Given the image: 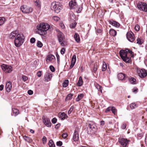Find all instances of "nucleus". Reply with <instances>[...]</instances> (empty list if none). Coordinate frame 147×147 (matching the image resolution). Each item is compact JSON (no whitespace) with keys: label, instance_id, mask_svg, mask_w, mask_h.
<instances>
[{"label":"nucleus","instance_id":"nucleus-51","mask_svg":"<svg viewBox=\"0 0 147 147\" xmlns=\"http://www.w3.org/2000/svg\"><path fill=\"white\" fill-rule=\"evenodd\" d=\"M65 49L64 48H62L61 50V53L62 55L63 54L65 53Z\"/></svg>","mask_w":147,"mask_h":147},{"label":"nucleus","instance_id":"nucleus-62","mask_svg":"<svg viewBox=\"0 0 147 147\" xmlns=\"http://www.w3.org/2000/svg\"><path fill=\"white\" fill-rule=\"evenodd\" d=\"M60 124L58 123V124H57L56 125L55 127V128L57 129L60 127Z\"/></svg>","mask_w":147,"mask_h":147},{"label":"nucleus","instance_id":"nucleus-41","mask_svg":"<svg viewBox=\"0 0 147 147\" xmlns=\"http://www.w3.org/2000/svg\"><path fill=\"white\" fill-rule=\"evenodd\" d=\"M73 94H68L66 97V99L67 100H70L71 99V97L73 96Z\"/></svg>","mask_w":147,"mask_h":147},{"label":"nucleus","instance_id":"nucleus-21","mask_svg":"<svg viewBox=\"0 0 147 147\" xmlns=\"http://www.w3.org/2000/svg\"><path fill=\"white\" fill-rule=\"evenodd\" d=\"M67 117V114L64 113H61L59 115V118L61 120H64Z\"/></svg>","mask_w":147,"mask_h":147},{"label":"nucleus","instance_id":"nucleus-40","mask_svg":"<svg viewBox=\"0 0 147 147\" xmlns=\"http://www.w3.org/2000/svg\"><path fill=\"white\" fill-rule=\"evenodd\" d=\"M37 46L40 48H41L42 46V44L41 42L38 41L36 43Z\"/></svg>","mask_w":147,"mask_h":147},{"label":"nucleus","instance_id":"nucleus-52","mask_svg":"<svg viewBox=\"0 0 147 147\" xmlns=\"http://www.w3.org/2000/svg\"><path fill=\"white\" fill-rule=\"evenodd\" d=\"M35 39L34 38H32L30 39V42L32 43H34L35 41Z\"/></svg>","mask_w":147,"mask_h":147},{"label":"nucleus","instance_id":"nucleus-20","mask_svg":"<svg viewBox=\"0 0 147 147\" xmlns=\"http://www.w3.org/2000/svg\"><path fill=\"white\" fill-rule=\"evenodd\" d=\"M118 79L120 80H122L125 78V74L123 73H119L118 74Z\"/></svg>","mask_w":147,"mask_h":147},{"label":"nucleus","instance_id":"nucleus-56","mask_svg":"<svg viewBox=\"0 0 147 147\" xmlns=\"http://www.w3.org/2000/svg\"><path fill=\"white\" fill-rule=\"evenodd\" d=\"M53 19L54 20L58 21L59 20V18L57 16H54L53 17Z\"/></svg>","mask_w":147,"mask_h":147},{"label":"nucleus","instance_id":"nucleus-5","mask_svg":"<svg viewBox=\"0 0 147 147\" xmlns=\"http://www.w3.org/2000/svg\"><path fill=\"white\" fill-rule=\"evenodd\" d=\"M57 37L58 40L61 45L63 47L67 45V43L64 40L65 37L63 33L60 31H58Z\"/></svg>","mask_w":147,"mask_h":147},{"label":"nucleus","instance_id":"nucleus-37","mask_svg":"<svg viewBox=\"0 0 147 147\" xmlns=\"http://www.w3.org/2000/svg\"><path fill=\"white\" fill-rule=\"evenodd\" d=\"M76 61V56L75 55H74L73 56L72 59L71 63H73L75 64Z\"/></svg>","mask_w":147,"mask_h":147},{"label":"nucleus","instance_id":"nucleus-58","mask_svg":"<svg viewBox=\"0 0 147 147\" xmlns=\"http://www.w3.org/2000/svg\"><path fill=\"white\" fill-rule=\"evenodd\" d=\"M37 76L38 77H40L41 76V71H38L37 73Z\"/></svg>","mask_w":147,"mask_h":147},{"label":"nucleus","instance_id":"nucleus-59","mask_svg":"<svg viewBox=\"0 0 147 147\" xmlns=\"http://www.w3.org/2000/svg\"><path fill=\"white\" fill-rule=\"evenodd\" d=\"M126 124L125 123L123 124L121 126V128L123 129H125L126 127Z\"/></svg>","mask_w":147,"mask_h":147},{"label":"nucleus","instance_id":"nucleus-10","mask_svg":"<svg viewBox=\"0 0 147 147\" xmlns=\"http://www.w3.org/2000/svg\"><path fill=\"white\" fill-rule=\"evenodd\" d=\"M119 141L122 147H126L129 140L125 138H120L119 139Z\"/></svg>","mask_w":147,"mask_h":147},{"label":"nucleus","instance_id":"nucleus-53","mask_svg":"<svg viewBox=\"0 0 147 147\" xmlns=\"http://www.w3.org/2000/svg\"><path fill=\"white\" fill-rule=\"evenodd\" d=\"M22 79L24 81H26L28 80V78L25 76H22Z\"/></svg>","mask_w":147,"mask_h":147},{"label":"nucleus","instance_id":"nucleus-30","mask_svg":"<svg viewBox=\"0 0 147 147\" xmlns=\"http://www.w3.org/2000/svg\"><path fill=\"white\" fill-rule=\"evenodd\" d=\"M70 19L73 20H75L76 19V16L74 14L73 12L70 13Z\"/></svg>","mask_w":147,"mask_h":147},{"label":"nucleus","instance_id":"nucleus-29","mask_svg":"<svg viewBox=\"0 0 147 147\" xmlns=\"http://www.w3.org/2000/svg\"><path fill=\"white\" fill-rule=\"evenodd\" d=\"M129 81L132 84H136V80L133 78H131L129 79Z\"/></svg>","mask_w":147,"mask_h":147},{"label":"nucleus","instance_id":"nucleus-46","mask_svg":"<svg viewBox=\"0 0 147 147\" xmlns=\"http://www.w3.org/2000/svg\"><path fill=\"white\" fill-rule=\"evenodd\" d=\"M42 141L43 144H45L47 142V138L45 136H43L42 139Z\"/></svg>","mask_w":147,"mask_h":147},{"label":"nucleus","instance_id":"nucleus-61","mask_svg":"<svg viewBox=\"0 0 147 147\" xmlns=\"http://www.w3.org/2000/svg\"><path fill=\"white\" fill-rule=\"evenodd\" d=\"M138 90V89L136 88H134L133 89V92H134L136 93L137 92V91Z\"/></svg>","mask_w":147,"mask_h":147},{"label":"nucleus","instance_id":"nucleus-47","mask_svg":"<svg viewBox=\"0 0 147 147\" xmlns=\"http://www.w3.org/2000/svg\"><path fill=\"white\" fill-rule=\"evenodd\" d=\"M140 27L138 24L136 25L135 27V29L137 31H138L140 30Z\"/></svg>","mask_w":147,"mask_h":147},{"label":"nucleus","instance_id":"nucleus-55","mask_svg":"<svg viewBox=\"0 0 147 147\" xmlns=\"http://www.w3.org/2000/svg\"><path fill=\"white\" fill-rule=\"evenodd\" d=\"M62 136L63 138H65L67 136V134L66 133H65L63 134L62 135Z\"/></svg>","mask_w":147,"mask_h":147},{"label":"nucleus","instance_id":"nucleus-25","mask_svg":"<svg viewBox=\"0 0 147 147\" xmlns=\"http://www.w3.org/2000/svg\"><path fill=\"white\" fill-rule=\"evenodd\" d=\"M84 97V94H80L78 95V97L76 99V101H78L83 98Z\"/></svg>","mask_w":147,"mask_h":147},{"label":"nucleus","instance_id":"nucleus-27","mask_svg":"<svg viewBox=\"0 0 147 147\" xmlns=\"http://www.w3.org/2000/svg\"><path fill=\"white\" fill-rule=\"evenodd\" d=\"M24 139L28 142H31L32 141V139L29 137L24 136L23 137Z\"/></svg>","mask_w":147,"mask_h":147},{"label":"nucleus","instance_id":"nucleus-33","mask_svg":"<svg viewBox=\"0 0 147 147\" xmlns=\"http://www.w3.org/2000/svg\"><path fill=\"white\" fill-rule=\"evenodd\" d=\"M49 147H55L53 141L52 140H50L49 142Z\"/></svg>","mask_w":147,"mask_h":147},{"label":"nucleus","instance_id":"nucleus-39","mask_svg":"<svg viewBox=\"0 0 147 147\" xmlns=\"http://www.w3.org/2000/svg\"><path fill=\"white\" fill-rule=\"evenodd\" d=\"M98 67V65L97 63H95L94 67L93 69V70L94 72H95L97 71Z\"/></svg>","mask_w":147,"mask_h":147},{"label":"nucleus","instance_id":"nucleus-45","mask_svg":"<svg viewBox=\"0 0 147 147\" xmlns=\"http://www.w3.org/2000/svg\"><path fill=\"white\" fill-rule=\"evenodd\" d=\"M76 23L75 22H74V23H72L70 25V28H74L76 27Z\"/></svg>","mask_w":147,"mask_h":147},{"label":"nucleus","instance_id":"nucleus-48","mask_svg":"<svg viewBox=\"0 0 147 147\" xmlns=\"http://www.w3.org/2000/svg\"><path fill=\"white\" fill-rule=\"evenodd\" d=\"M143 7L142 8L143 10H142L145 12L147 11V5L146 4L145 5V6H144V5Z\"/></svg>","mask_w":147,"mask_h":147},{"label":"nucleus","instance_id":"nucleus-11","mask_svg":"<svg viewBox=\"0 0 147 147\" xmlns=\"http://www.w3.org/2000/svg\"><path fill=\"white\" fill-rule=\"evenodd\" d=\"M127 37L128 40L131 42H133L134 40V36L131 32H128L127 34Z\"/></svg>","mask_w":147,"mask_h":147},{"label":"nucleus","instance_id":"nucleus-32","mask_svg":"<svg viewBox=\"0 0 147 147\" xmlns=\"http://www.w3.org/2000/svg\"><path fill=\"white\" fill-rule=\"evenodd\" d=\"M69 81L68 80H66L64 81L63 84V87H66L68 85Z\"/></svg>","mask_w":147,"mask_h":147},{"label":"nucleus","instance_id":"nucleus-9","mask_svg":"<svg viewBox=\"0 0 147 147\" xmlns=\"http://www.w3.org/2000/svg\"><path fill=\"white\" fill-rule=\"evenodd\" d=\"M1 67L3 70L6 73H10L12 70V67L11 66L3 64Z\"/></svg>","mask_w":147,"mask_h":147},{"label":"nucleus","instance_id":"nucleus-3","mask_svg":"<svg viewBox=\"0 0 147 147\" xmlns=\"http://www.w3.org/2000/svg\"><path fill=\"white\" fill-rule=\"evenodd\" d=\"M128 52L131 54L133 53L131 51L127 49L126 51L121 50L119 52L120 56L123 60L126 63H129L130 59L127 57V52Z\"/></svg>","mask_w":147,"mask_h":147},{"label":"nucleus","instance_id":"nucleus-60","mask_svg":"<svg viewBox=\"0 0 147 147\" xmlns=\"http://www.w3.org/2000/svg\"><path fill=\"white\" fill-rule=\"evenodd\" d=\"M111 109L112 108L111 107H109L106 109L105 111L106 112H108L110 111L111 110Z\"/></svg>","mask_w":147,"mask_h":147},{"label":"nucleus","instance_id":"nucleus-17","mask_svg":"<svg viewBox=\"0 0 147 147\" xmlns=\"http://www.w3.org/2000/svg\"><path fill=\"white\" fill-rule=\"evenodd\" d=\"M109 22L110 24L115 27H118L120 26L119 23L114 21L111 20H110Z\"/></svg>","mask_w":147,"mask_h":147},{"label":"nucleus","instance_id":"nucleus-34","mask_svg":"<svg viewBox=\"0 0 147 147\" xmlns=\"http://www.w3.org/2000/svg\"><path fill=\"white\" fill-rule=\"evenodd\" d=\"M12 111L15 116L17 115L19 113V111L17 109L15 108L12 109Z\"/></svg>","mask_w":147,"mask_h":147},{"label":"nucleus","instance_id":"nucleus-36","mask_svg":"<svg viewBox=\"0 0 147 147\" xmlns=\"http://www.w3.org/2000/svg\"><path fill=\"white\" fill-rule=\"evenodd\" d=\"M34 3H35V5L38 7H39L40 6V1L39 0H34Z\"/></svg>","mask_w":147,"mask_h":147},{"label":"nucleus","instance_id":"nucleus-35","mask_svg":"<svg viewBox=\"0 0 147 147\" xmlns=\"http://www.w3.org/2000/svg\"><path fill=\"white\" fill-rule=\"evenodd\" d=\"M107 69V65L105 62H103L102 66V71H105Z\"/></svg>","mask_w":147,"mask_h":147},{"label":"nucleus","instance_id":"nucleus-19","mask_svg":"<svg viewBox=\"0 0 147 147\" xmlns=\"http://www.w3.org/2000/svg\"><path fill=\"white\" fill-rule=\"evenodd\" d=\"M145 5H146V3H145L139 2L137 4V7L140 10H143L142 8L144 7V6H145Z\"/></svg>","mask_w":147,"mask_h":147},{"label":"nucleus","instance_id":"nucleus-22","mask_svg":"<svg viewBox=\"0 0 147 147\" xmlns=\"http://www.w3.org/2000/svg\"><path fill=\"white\" fill-rule=\"evenodd\" d=\"M94 85L96 88L98 90V91H100L101 93H102V87L96 83H95L94 84Z\"/></svg>","mask_w":147,"mask_h":147},{"label":"nucleus","instance_id":"nucleus-54","mask_svg":"<svg viewBox=\"0 0 147 147\" xmlns=\"http://www.w3.org/2000/svg\"><path fill=\"white\" fill-rule=\"evenodd\" d=\"M57 121V119L55 118H54L53 119L52 122L53 123L55 124L56 123Z\"/></svg>","mask_w":147,"mask_h":147},{"label":"nucleus","instance_id":"nucleus-38","mask_svg":"<svg viewBox=\"0 0 147 147\" xmlns=\"http://www.w3.org/2000/svg\"><path fill=\"white\" fill-rule=\"evenodd\" d=\"M130 107L132 109L136 108L137 106L135 103H132L130 104Z\"/></svg>","mask_w":147,"mask_h":147},{"label":"nucleus","instance_id":"nucleus-57","mask_svg":"<svg viewBox=\"0 0 147 147\" xmlns=\"http://www.w3.org/2000/svg\"><path fill=\"white\" fill-rule=\"evenodd\" d=\"M28 93L29 95H31L33 94V92L31 90H29L28 91Z\"/></svg>","mask_w":147,"mask_h":147},{"label":"nucleus","instance_id":"nucleus-44","mask_svg":"<svg viewBox=\"0 0 147 147\" xmlns=\"http://www.w3.org/2000/svg\"><path fill=\"white\" fill-rule=\"evenodd\" d=\"M137 43L139 45H141L142 43V40L139 38H138L137 40Z\"/></svg>","mask_w":147,"mask_h":147},{"label":"nucleus","instance_id":"nucleus-1","mask_svg":"<svg viewBox=\"0 0 147 147\" xmlns=\"http://www.w3.org/2000/svg\"><path fill=\"white\" fill-rule=\"evenodd\" d=\"M18 33V32L17 31H13L9 35V37L11 39H13L15 38V45L16 47H20L24 42L25 37L22 34Z\"/></svg>","mask_w":147,"mask_h":147},{"label":"nucleus","instance_id":"nucleus-24","mask_svg":"<svg viewBox=\"0 0 147 147\" xmlns=\"http://www.w3.org/2000/svg\"><path fill=\"white\" fill-rule=\"evenodd\" d=\"M74 38L76 41L77 42H79L80 40L79 35L78 34L76 33H75L74 35Z\"/></svg>","mask_w":147,"mask_h":147},{"label":"nucleus","instance_id":"nucleus-13","mask_svg":"<svg viewBox=\"0 0 147 147\" xmlns=\"http://www.w3.org/2000/svg\"><path fill=\"white\" fill-rule=\"evenodd\" d=\"M43 123L47 127H50L51 123L49 119L47 118H43Z\"/></svg>","mask_w":147,"mask_h":147},{"label":"nucleus","instance_id":"nucleus-49","mask_svg":"<svg viewBox=\"0 0 147 147\" xmlns=\"http://www.w3.org/2000/svg\"><path fill=\"white\" fill-rule=\"evenodd\" d=\"M56 144L58 146H61L62 144V142L61 141H59L57 142Z\"/></svg>","mask_w":147,"mask_h":147},{"label":"nucleus","instance_id":"nucleus-15","mask_svg":"<svg viewBox=\"0 0 147 147\" xmlns=\"http://www.w3.org/2000/svg\"><path fill=\"white\" fill-rule=\"evenodd\" d=\"M69 5L70 9H74L76 8L77 4L75 0L70 1L69 3Z\"/></svg>","mask_w":147,"mask_h":147},{"label":"nucleus","instance_id":"nucleus-4","mask_svg":"<svg viewBox=\"0 0 147 147\" xmlns=\"http://www.w3.org/2000/svg\"><path fill=\"white\" fill-rule=\"evenodd\" d=\"M89 128L88 129V133L92 135L96 132L97 128L95 123L93 121H90L88 123Z\"/></svg>","mask_w":147,"mask_h":147},{"label":"nucleus","instance_id":"nucleus-23","mask_svg":"<svg viewBox=\"0 0 147 147\" xmlns=\"http://www.w3.org/2000/svg\"><path fill=\"white\" fill-rule=\"evenodd\" d=\"M82 83L83 80L81 76H80L79 78V80L77 84V85L78 86H81L82 85Z\"/></svg>","mask_w":147,"mask_h":147},{"label":"nucleus","instance_id":"nucleus-50","mask_svg":"<svg viewBox=\"0 0 147 147\" xmlns=\"http://www.w3.org/2000/svg\"><path fill=\"white\" fill-rule=\"evenodd\" d=\"M50 70L53 72L55 71V69L54 67L52 65H51L50 66Z\"/></svg>","mask_w":147,"mask_h":147},{"label":"nucleus","instance_id":"nucleus-16","mask_svg":"<svg viewBox=\"0 0 147 147\" xmlns=\"http://www.w3.org/2000/svg\"><path fill=\"white\" fill-rule=\"evenodd\" d=\"M79 134L78 132L76 130H75L73 136V138L74 141H77L79 139Z\"/></svg>","mask_w":147,"mask_h":147},{"label":"nucleus","instance_id":"nucleus-2","mask_svg":"<svg viewBox=\"0 0 147 147\" xmlns=\"http://www.w3.org/2000/svg\"><path fill=\"white\" fill-rule=\"evenodd\" d=\"M50 26L47 23H42L37 26V32L41 35H44L49 29Z\"/></svg>","mask_w":147,"mask_h":147},{"label":"nucleus","instance_id":"nucleus-43","mask_svg":"<svg viewBox=\"0 0 147 147\" xmlns=\"http://www.w3.org/2000/svg\"><path fill=\"white\" fill-rule=\"evenodd\" d=\"M111 111L115 115L117 112L116 109L114 107H113L112 108Z\"/></svg>","mask_w":147,"mask_h":147},{"label":"nucleus","instance_id":"nucleus-6","mask_svg":"<svg viewBox=\"0 0 147 147\" xmlns=\"http://www.w3.org/2000/svg\"><path fill=\"white\" fill-rule=\"evenodd\" d=\"M51 9L57 13H59L62 9V7L59 4L58 2H53L52 3Z\"/></svg>","mask_w":147,"mask_h":147},{"label":"nucleus","instance_id":"nucleus-7","mask_svg":"<svg viewBox=\"0 0 147 147\" xmlns=\"http://www.w3.org/2000/svg\"><path fill=\"white\" fill-rule=\"evenodd\" d=\"M21 10L25 13H29L32 11V9L30 7H28L26 5L21 6L20 8Z\"/></svg>","mask_w":147,"mask_h":147},{"label":"nucleus","instance_id":"nucleus-31","mask_svg":"<svg viewBox=\"0 0 147 147\" xmlns=\"http://www.w3.org/2000/svg\"><path fill=\"white\" fill-rule=\"evenodd\" d=\"M75 8L76 9V12L77 13H79L81 11L82 9V6H80L78 7H76V8Z\"/></svg>","mask_w":147,"mask_h":147},{"label":"nucleus","instance_id":"nucleus-8","mask_svg":"<svg viewBox=\"0 0 147 147\" xmlns=\"http://www.w3.org/2000/svg\"><path fill=\"white\" fill-rule=\"evenodd\" d=\"M137 73L141 78H144L147 76V71L145 69H137Z\"/></svg>","mask_w":147,"mask_h":147},{"label":"nucleus","instance_id":"nucleus-18","mask_svg":"<svg viewBox=\"0 0 147 147\" xmlns=\"http://www.w3.org/2000/svg\"><path fill=\"white\" fill-rule=\"evenodd\" d=\"M52 77V74L47 73L45 74L44 77V79L45 81L48 82L49 81Z\"/></svg>","mask_w":147,"mask_h":147},{"label":"nucleus","instance_id":"nucleus-26","mask_svg":"<svg viewBox=\"0 0 147 147\" xmlns=\"http://www.w3.org/2000/svg\"><path fill=\"white\" fill-rule=\"evenodd\" d=\"M110 34L113 36H115L117 34V32L115 30L113 29H111L109 31Z\"/></svg>","mask_w":147,"mask_h":147},{"label":"nucleus","instance_id":"nucleus-28","mask_svg":"<svg viewBox=\"0 0 147 147\" xmlns=\"http://www.w3.org/2000/svg\"><path fill=\"white\" fill-rule=\"evenodd\" d=\"M5 21V19L4 17H0V26L3 25Z\"/></svg>","mask_w":147,"mask_h":147},{"label":"nucleus","instance_id":"nucleus-63","mask_svg":"<svg viewBox=\"0 0 147 147\" xmlns=\"http://www.w3.org/2000/svg\"><path fill=\"white\" fill-rule=\"evenodd\" d=\"M60 26L62 28H65V26L64 24L62 23H61L60 24Z\"/></svg>","mask_w":147,"mask_h":147},{"label":"nucleus","instance_id":"nucleus-14","mask_svg":"<svg viewBox=\"0 0 147 147\" xmlns=\"http://www.w3.org/2000/svg\"><path fill=\"white\" fill-rule=\"evenodd\" d=\"M12 87V84L10 81L7 82L5 86V89L7 92H10Z\"/></svg>","mask_w":147,"mask_h":147},{"label":"nucleus","instance_id":"nucleus-42","mask_svg":"<svg viewBox=\"0 0 147 147\" xmlns=\"http://www.w3.org/2000/svg\"><path fill=\"white\" fill-rule=\"evenodd\" d=\"M74 107L73 106H71L70 109H69V110L68 111V115H69L71 113V112H72V111H73V110H74Z\"/></svg>","mask_w":147,"mask_h":147},{"label":"nucleus","instance_id":"nucleus-12","mask_svg":"<svg viewBox=\"0 0 147 147\" xmlns=\"http://www.w3.org/2000/svg\"><path fill=\"white\" fill-rule=\"evenodd\" d=\"M55 59V57L53 55L50 54L47 55L46 59V61L47 62L49 61L51 62H53L54 61Z\"/></svg>","mask_w":147,"mask_h":147},{"label":"nucleus","instance_id":"nucleus-64","mask_svg":"<svg viewBox=\"0 0 147 147\" xmlns=\"http://www.w3.org/2000/svg\"><path fill=\"white\" fill-rule=\"evenodd\" d=\"M4 86L3 85H0V90H2Z\"/></svg>","mask_w":147,"mask_h":147}]
</instances>
